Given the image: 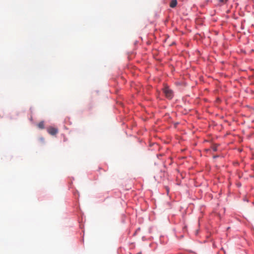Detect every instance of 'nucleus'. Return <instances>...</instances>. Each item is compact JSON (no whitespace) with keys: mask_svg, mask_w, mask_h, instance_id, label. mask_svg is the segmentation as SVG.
Listing matches in <instances>:
<instances>
[{"mask_svg":"<svg viewBox=\"0 0 254 254\" xmlns=\"http://www.w3.org/2000/svg\"><path fill=\"white\" fill-rule=\"evenodd\" d=\"M38 127L39 128L43 129L44 128V123L42 121L38 124Z\"/></svg>","mask_w":254,"mask_h":254,"instance_id":"7ed1b4c3","label":"nucleus"},{"mask_svg":"<svg viewBox=\"0 0 254 254\" xmlns=\"http://www.w3.org/2000/svg\"><path fill=\"white\" fill-rule=\"evenodd\" d=\"M170 6L172 8L175 7V0H172L170 3Z\"/></svg>","mask_w":254,"mask_h":254,"instance_id":"20e7f679","label":"nucleus"},{"mask_svg":"<svg viewBox=\"0 0 254 254\" xmlns=\"http://www.w3.org/2000/svg\"><path fill=\"white\" fill-rule=\"evenodd\" d=\"M156 177H157V180H159V179H158V176H156Z\"/></svg>","mask_w":254,"mask_h":254,"instance_id":"6e6552de","label":"nucleus"},{"mask_svg":"<svg viewBox=\"0 0 254 254\" xmlns=\"http://www.w3.org/2000/svg\"><path fill=\"white\" fill-rule=\"evenodd\" d=\"M48 132L49 134L54 135L58 133V130L57 128L51 127L48 128Z\"/></svg>","mask_w":254,"mask_h":254,"instance_id":"f03ea898","label":"nucleus"},{"mask_svg":"<svg viewBox=\"0 0 254 254\" xmlns=\"http://www.w3.org/2000/svg\"><path fill=\"white\" fill-rule=\"evenodd\" d=\"M228 0H219V1L223 3H226L228 1Z\"/></svg>","mask_w":254,"mask_h":254,"instance_id":"39448f33","label":"nucleus"},{"mask_svg":"<svg viewBox=\"0 0 254 254\" xmlns=\"http://www.w3.org/2000/svg\"><path fill=\"white\" fill-rule=\"evenodd\" d=\"M212 149H213V151H217V147H216V146H213V147H212Z\"/></svg>","mask_w":254,"mask_h":254,"instance_id":"423d86ee","label":"nucleus"},{"mask_svg":"<svg viewBox=\"0 0 254 254\" xmlns=\"http://www.w3.org/2000/svg\"><path fill=\"white\" fill-rule=\"evenodd\" d=\"M164 93L167 98L168 99H172L173 97V92L170 90L168 87H166L164 89Z\"/></svg>","mask_w":254,"mask_h":254,"instance_id":"f257e3e1","label":"nucleus"},{"mask_svg":"<svg viewBox=\"0 0 254 254\" xmlns=\"http://www.w3.org/2000/svg\"><path fill=\"white\" fill-rule=\"evenodd\" d=\"M175 3H176V5H177V0H176Z\"/></svg>","mask_w":254,"mask_h":254,"instance_id":"0eeeda50","label":"nucleus"}]
</instances>
